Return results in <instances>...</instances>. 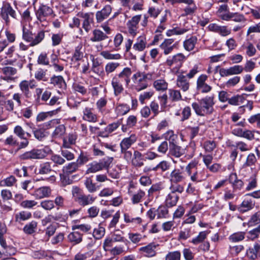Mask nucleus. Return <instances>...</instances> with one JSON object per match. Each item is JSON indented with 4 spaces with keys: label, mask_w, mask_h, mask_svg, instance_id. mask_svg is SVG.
I'll use <instances>...</instances> for the list:
<instances>
[{
    "label": "nucleus",
    "mask_w": 260,
    "mask_h": 260,
    "mask_svg": "<svg viewBox=\"0 0 260 260\" xmlns=\"http://www.w3.org/2000/svg\"><path fill=\"white\" fill-rule=\"evenodd\" d=\"M132 71L125 67L119 73L115 74L111 79V85L115 96L120 94L124 90L123 85L127 87L131 82Z\"/></svg>",
    "instance_id": "nucleus-1"
},
{
    "label": "nucleus",
    "mask_w": 260,
    "mask_h": 260,
    "mask_svg": "<svg viewBox=\"0 0 260 260\" xmlns=\"http://www.w3.org/2000/svg\"><path fill=\"white\" fill-rule=\"evenodd\" d=\"M185 171L190 181L194 184L205 181L210 176L208 171L199 167L198 161H191L186 167Z\"/></svg>",
    "instance_id": "nucleus-2"
},
{
    "label": "nucleus",
    "mask_w": 260,
    "mask_h": 260,
    "mask_svg": "<svg viewBox=\"0 0 260 260\" xmlns=\"http://www.w3.org/2000/svg\"><path fill=\"white\" fill-rule=\"evenodd\" d=\"M215 104L214 96L208 95L201 99L199 102L192 103L191 106L197 115L205 116L213 112Z\"/></svg>",
    "instance_id": "nucleus-3"
},
{
    "label": "nucleus",
    "mask_w": 260,
    "mask_h": 260,
    "mask_svg": "<svg viewBox=\"0 0 260 260\" xmlns=\"http://www.w3.org/2000/svg\"><path fill=\"white\" fill-rule=\"evenodd\" d=\"M52 153V150L48 146L41 148H34L26 151L20 155L21 160L26 159H42L45 158L48 155Z\"/></svg>",
    "instance_id": "nucleus-4"
},
{
    "label": "nucleus",
    "mask_w": 260,
    "mask_h": 260,
    "mask_svg": "<svg viewBox=\"0 0 260 260\" xmlns=\"http://www.w3.org/2000/svg\"><path fill=\"white\" fill-rule=\"evenodd\" d=\"M187 57L182 53H178L173 55L169 56L166 61L165 65L168 67L172 73L177 74Z\"/></svg>",
    "instance_id": "nucleus-5"
},
{
    "label": "nucleus",
    "mask_w": 260,
    "mask_h": 260,
    "mask_svg": "<svg viewBox=\"0 0 260 260\" xmlns=\"http://www.w3.org/2000/svg\"><path fill=\"white\" fill-rule=\"evenodd\" d=\"M29 144L28 139H24L21 142L13 135L8 136L4 141V146L7 147L8 151L12 154H16L19 150L26 148Z\"/></svg>",
    "instance_id": "nucleus-6"
},
{
    "label": "nucleus",
    "mask_w": 260,
    "mask_h": 260,
    "mask_svg": "<svg viewBox=\"0 0 260 260\" xmlns=\"http://www.w3.org/2000/svg\"><path fill=\"white\" fill-rule=\"evenodd\" d=\"M152 79L153 75L151 73L141 72H137L132 77L135 88L138 91L146 89L148 87L147 80Z\"/></svg>",
    "instance_id": "nucleus-7"
},
{
    "label": "nucleus",
    "mask_w": 260,
    "mask_h": 260,
    "mask_svg": "<svg viewBox=\"0 0 260 260\" xmlns=\"http://www.w3.org/2000/svg\"><path fill=\"white\" fill-rule=\"evenodd\" d=\"M169 189L170 192L166 197L165 205L167 207H172L176 205L179 199L177 193H182L184 188L182 185H171Z\"/></svg>",
    "instance_id": "nucleus-8"
},
{
    "label": "nucleus",
    "mask_w": 260,
    "mask_h": 260,
    "mask_svg": "<svg viewBox=\"0 0 260 260\" xmlns=\"http://www.w3.org/2000/svg\"><path fill=\"white\" fill-rule=\"evenodd\" d=\"M113 160L112 157H107L99 161H93L87 165L86 174L95 173L104 169H107Z\"/></svg>",
    "instance_id": "nucleus-9"
},
{
    "label": "nucleus",
    "mask_w": 260,
    "mask_h": 260,
    "mask_svg": "<svg viewBox=\"0 0 260 260\" xmlns=\"http://www.w3.org/2000/svg\"><path fill=\"white\" fill-rule=\"evenodd\" d=\"M22 31L23 39L29 43V46L30 47H34L38 45L45 38V31L43 30L39 31L34 37L32 32L24 26L23 27Z\"/></svg>",
    "instance_id": "nucleus-10"
},
{
    "label": "nucleus",
    "mask_w": 260,
    "mask_h": 260,
    "mask_svg": "<svg viewBox=\"0 0 260 260\" xmlns=\"http://www.w3.org/2000/svg\"><path fill=\"white\" fill-rule=\"evenodd\" d=\"M53 14V9L48 5L43 4H40L38 9L36 11L37 19L40 22L45 21L47 17L51 16Z\"/></svg>",
    "instance_id": "nucleus-11"
},
{
    "label": "nucleus",
    "mask_w": 260,
    "mask_h": 260,
    "mask_svg": "<svg viewBox=\"0 0 260 260\" xmlns=\"http://www.w3.org/2000/svg\"><path fill=\"white\" fill-rule=\"evenodd\" d=\"M84 49L82 44L77 46L71 57V65L73 67L78 68L80 66L79 61L82 60L84 56Z\"/></svg>",
    "instance_id": "nucleus-12"
},
{
    "label": "nucleus",
    "mask_w": 260,
    "mask_h": 260,
    "mask_svg": "<svg viewBox=\"0 0 260 260\" xmlns=\"http://www.w3.org/2000/svg\"><path fill=\"white\" fill-rule=\"evenodd\" d=\"M52 189L50 186H43L35 188L31 196L36 200H41L50 197Z\"/></svg>",
    "instance_id": "nucleus-13"
},
{
    "label": "nucleus",
    "mask_w": 260,
    "mask_h": 260,
    "mask_svg": "<svg viewBox=\"0 0 260 260\" xmlns=\"http://www.w3.org/2000/svg\"><path fill=\"white\" fill-rule=\"evenodd\" d=\"M141 18V15H135L126 23V26L129 34L134 37L136 36L138 32V24Z\"/></svg>",
    "instance_id": "nucleus-14"
},
{
    "label": "nucleus",
    "mask_w": 260,
    "mask_h": 260,
    "mask_svg": "<svg viewBox=\"0 0 260 260\" xmlns=\"http://www.w3.org/2000/svg\"><path fill=\"white\" fill-rule=\"evenodd\" d=\"M19 86L24 96L26 98H29L31 95L29 88L33 89L37 86V85L34 80H23L19 83Z\"/></svg>",
    "instance_id": "nucleus-15"
},
{
    "label": "nucleus",
    "mask_w": 260,
    "mask_h": 260,
    "mask_svg": "<svg viewBox=\"0 0 260 260\" xmlns=\"http://www.w3.org/2000/svg\"><path fill=\"white\" fill-rule=\"evenodd\" d=\"M207 78V76L205 74H202L198 77L197 81V89L198 92L206 93L211 90L212 87L206 83Z\"/></svg>",
    "instance_id": "nucleus-16"
},
{
    "label": "nucleus",
    "mask_w": 260,
    "mask_h": 260,
    "mask_svg": "<svg viewBox=\"0 0 260 260\" xmlns=\"http://www.w3.org/2000/svg\"><path fill=\"white\" fill-rule=\"evenodd\" d=\"M77 16L83 19L82 27L88 32L91 28V24L93 23V13L79 12Z\"/></svg>",
    "instance_id": "nucleus-17"
},
{
    "label": "nucleus",
    "mask_w": 260,
    "mask_h": 260,
    "mask_svg": "<svg viewBox=\"0 0 260 260\" xmlns=\"http://www.w3.org/2000/svg\"><path fill=\"white\" fill-rule=\"evenodd\" d=\"M17 70L12 67H5L2 69V75L1 78L8 82L14 81L17 74Z\"/></svg>",
    "instance_id": "nucleus-18"
},
{
    "label": "nucleus",
    "mask_w": 260,
    "mask_h": 260,
    "mask_svg": "<svg viewBox=\"0 0 260 260\" xmlns=\"http://www.w3.org/2000/svg\"><path fill=\"white\" fill-rule=\"evenodd\" d=\"M185 179L186 177L183 172L178 169H174L170 174L169 180L171 185H180L179 183L185 181Z\"/></svg>",
    "instance_id": "nucleus-19"
},
{
    "label": "nucleus",
    "mask_w": 260,
    "mask_h": 260,
    "mask_svg": "<svg viewBox=\"0 0 260 260\" xmlns=\"http://www.w3.org/2000/svg\"><path fill=\"white\" fill-rule=\"evenodd\" d=\"M158 245V244L151 242L145 246L140 247L139 250L146 257H153L156 254V249Z\"/></svg>",
    "instance_id": "nucleus-20"
},
{
    "label": "nucleus",
    "mask_w": 260,
    "mask_h": 260,
    "mask_svg": "<svg viewBox=\"0 0 260 260\" xmlns=\"http://www.w3.org/2000/svg\"><path fill=\"white\" fill-rule=\"evenodd\" d=\"M121 122L122 119L108 124L104 130L99 132V136L103 138L108 137L110 134L115 131L119 127L121 124Z\"/></svg>",
    "instance_id": "nucleus-21"
},
{
    "label": "nucleus",
    "mask_w": 260,
    "mask_h": 260,
    "mask_svg": "<svg viewBox=\"0 0 260 260\" xmlns=\"http://www.w3.org/2000/svg\"><path fill=\"white\" fill-rule=\"evenodd\" d=\"M82 119L89 122L95 123L98 121V115L94 109L90 107H85L82 111Z\"/></svg>",
    "instance_id": "nucleus-22"
},
{
    "label": "nucleus",
    "mask_w": 260,
    "mask_h": 260,
    "mask_svg": "<svg viewBox=\"0 0 260 260\" xmlns=\"http://www.w3.org/2000/svg\"><path fill=\"white\" fill-rule=\"evenodd\" d=\"M229 180L234 191H239L243 188L244 182L238 178L236 173H231L229 176Z\"/></svg>",
    "instance_id": "nucleus-23"
},
{
    "label": "nucleus",
    "mask_w": 260,
    "mask_h": 260,
    "mask_svg": "<svg viewBox=\"0 0 260 260\" xmlns=\"http://www.w3.org/2000/svg\"><path fill=\"white\" fill-rule=\"evenodd\" d=\"M0 15L8 16L14 19H17V14L11 4L8 2L4 3L1 9Z\"/></svg>",
    "instance_id": "nucleus-24"
},
{
    "label": "nucleus",
    "mask_w": 260,
    "mask_h": 260,
    "mask_svg": "<svg viewBox=\"0 0 260 260\" xmlns=\"http://www.w3.org/2000/svg\"><path fill=\"white\" fill-rule=\"evenodd\" d=\"M173 42V39H166L160 44L159 48L163 51L165 55H168L173 52L175 47Z\"/></svg>",
    "instance_id": "nucleus-25"
},
{
    "label": "nucleus",
    "mask_w": 260,
    "mask_h": 260,
    "mask_svg": "<svg viewBox=\"0 0 260 260\" xmlns=\"http://www.w3.org/2000/svg\"><path fill=\"white\" fill-rule=\"evenodd\" d=\"M137 140V136L135 134H131L128 137L123 138L119 144L120 150H129Z\"/></svg>",
    "instance_id": "nucleus-26"
},
{
    "label": "nucleus",
    "mask_w": 260,
    "mask_h": 260,
    "mask_svg": "<svg viewBox=\"0 0 260 260\" xmlns=\"http://www.w3.org/2000/svg\"><path fill=\"white\" fill-rule=\"evenodd\" d=\"M112 11V8L110 5L105 6L101 10L96 12L95 18L98 23L103 22L107 19Z\"/></svg>",
    "instance_id": "nucleus-27"
},
{
    "label": "nucleus",
    "mask_w": 260,
    "mask_h": 260,
    "mask_svg": "<svg viewBox=\"0 0 260 260\" xmlns=\"http://www.w3.org/2000/svg\"><path fill=\"white\" fill-rule=\"evenodd\" d=\"M77 134L76 132L70 133L67 136L63 139L62 147L64 148H70L71 146L75 144L77 139Z\"/></svg>",
    "instance_id": "nucleus-28"
},
{
    "label": "nucleus",
    "mask_w": 260,
    "mask_h": 260,
    "mask_svg": "<svg viewBox=\"0 0 260 260\" xmlns=\"http://www.w3.org/2000/svg\"><path fill=\"white\" fill-rule=\"evenodd\" d=\"M241 49V50L245 51V55L248 57H252L256 53V49L254 45L248 40L243 42Z\"/></svg>",
    "instance_id": "nucleus-29"
},
{
    "label": "nucleus",
    "mask_w": 260,
    "mask_h": 260,
    "mask_svg": "<svg viewBox=\"0 0 260 260\" xmlns=\"http://www.w3.org/2000/svg\"><path fill=\"white\" fill-rule=\"evenodd\" d=\"M50 83L55 88L61 90L65 89L67 86L66 82L61 76H53L50 79Z\"/></svg>",
    "instance_id": "nucleus-30"
},
{
    "label": "nucleus",
    "mask_w": 260,
    "mask_h": 260,
    "mask_svg": "<svg viewBox=\"0 0 260 260\" xmlns=\"http://www.w3.org/2000/svg\"><path fill=\"white\" fill-rule=\"evenodd\" d=\"M255 206V202L250 198H245L240 204L238 210L241 213H245L252 209Z\"/></svg>",
    "instance_id": "nucleus-31"
},
{
    "label": "nucleus",
    "mask_w": 260,
    "mask_h": 260,
    "mask_svg": "<svg viewBox=\"0 0 260 260\" xmlns=\"http://www.w3.org/2000/svg\"><path fill=\"white\" fill-rule=\"evenodd\" d=\"M147 41L146 37L144 36L137 38L135 43L133 45V49L138 52H142L146 47Z\"/></svg>",
    "instance_id": "nucleus-32"
},
{
    "label": "nucleus",
    "mask_w": 260,
    "mask_h": 260,
    "mask_svg": "<svg viewBox=\"0 0 260 260\" xmlns=\"http://www.w3.org/2000/svg\"><path fill=\"white\" fill-rule=\"evenodd\" d=\"M144 158L143 157V154L138 150L134 152L133 157L131 161L132 164L135 167L140 168L144 166Z\"/></svg>",
    "instance_id": "nucleus-33"
},
{
    "label": "nucleus",
    "mask_w": 260,
    "mask_h": 260,
    "mask_svg": "<svg viewBox=\"0 0 260 260\" xmlns=\"http://www.w3.org/2000/svg\"><path fill=\"white\" fill-rule=\"evenodd\" d=\"M189 28L187 26H176L172 29H168L166 31V35L168 37H171L174 35H182L187 32Z\"/></svg>",
    "instance_id": "nucleus-34"
},
{
    "label": "nucleus",
    "mask_w": 260,
    "mask_h": 260,
    "mask_svg": "<svg viewBox=\"0 0 260 260\" xmlns=\"http://www.w3.org/2000/svg\"><path fill=\"white\" fill-rule=\"evenodd\" d=\"M137 123V118L136 116L129 115L126 120V123L121 125V131L125 133L129 128L134 127Z\"/></svg>",
    "instance_id": "nucleus-35"
},
{
    "label": "nucleus",
    "mask_w": 260,
    "mask_h": 260,
    "mask_svg": "<svg viewBox=\"0 0 260 260\" xmlns=\"http://www.w3.org/2000/svg\"><path fill=\"white\" fill-rule=\"evenodd\" d=\"M210 233L209 231L200 232L197 236L192 238L189 242L194 245H198L205 241Z\"/></svg>",
    "instance_id": "nucleus-36"
},
{
    "label": "nucleus",
    "mask_w": 260,
    "mask_h": 260,
    "mask_svg": "<svg viewBox=\"0 0 260 260\" xmlns=\"http://www.w3.org/2000/svg\"><path fill=\"white\" fill-rule=\"evenodd\" d=\"M177 86L183 91H186L189 88V82L185 76L179 75L177 79Z\"/></svg>",
    "instance_id": "nucleus-37"
},
{
    "label": "nucleus",
    "mask_w": 260,
    "mask_h": 260,
    "mask_svg": "<svg viewBox=\"0 0 260 260\" xmlns=\"http://www.w3.org/2000/svg\"><path fill=\"white\" fill-rule=\"evenodd\" d=\"M108 38V36L99 29H95L92 31L90 41L92 42H101Z\"/></svg>",
    "instance_id": "nucleus-38"
},
{
    "label": "nucleus",
    "mask_w": 260,
    "mask_h": 260,
    "mask_svg": "<svg viewBox=\"0 0 260 260\" xmlns=\"http://www.w3.org/2000/svg\"><path fill=\"white\" fill-rule=\"evenodd\" d=\"M197 41V37L195 36H192L186 39L183 43L184 49L187 51H192L194 48Z\"/></svg>",
    "instance_id": "nucleus-39"
},
{
    "label": "nucleus",
    "mask_w": 260,
    "mask_h": 260,
    "mask_svg": "<svg viewBox=\"0 0 260 260\" xmlns=\"http://www.w3.org/2000/svg\"><path fill=\"white\" fill-rule=\"evenodd\" d=\"M169 153L170 155L179 157L184 153V150L175 143L169 145Z\"/></svg>",
    "instance_id": "nucleus-40"
},
{
    "label": "nucleus",
    "mask_w": 260,
    "mask_h": 260,
    "mask_svg": "<svg viewBox=\"0 0 260 260\" xmlns=\"http://www.w3.org/2000/svg\"><path fill=\"white\" fill-rule=\"evenodd\" d=\"M95 200V198L93 197L92 195H85L82 194L78 197V199L76 201L80 205L85 206L92 204L94 202Z\"/></svg>",
    "instance_id": "nucleus-41"
},
{
    "label": "nucleus",
    "mask_w": 260,
    "mask_h": 260,
    "mask_svg": "<svg viewBox=\"0 0 260 260\" xmlns=\"http://www.w3.org/2000/svg\"><path fill=\"white\" fill-rule=\"evenodd\" d=\"M248 94L243 93L234 95L229 99L228 103L233 106H238L243 104L246 100V97Z\"/></svg>",
    "instance_id": "nucleus-42"
},
{
    "label": "nucleus",
    "mask_w": 260,
    "mask_h": 260,
    "mask_svg": "<svg viewBox=\"0 0 260 260\" xmlns=\"http://www.w3.org/2000/svg\"><path fill=\"white\" fill-rule=\"evenodd\" d=\"M68 239L73 245L78 244L82 241V234L78 232H72L68 235Z\"/></svg>",
    "instance_id": "nucleus-43"
},
{
    "label": "nucleus",
    "mask_w": 260,
    "mask_h": 260,
    "mask_svg": "<svg viewBox=\"0 0 260 260\" xmlns=\"http://www.w3.org/2000/svg\"><path fill=\"white\" fill-rule=\"evenodd\" d=\"M66 128L64 124H57L55 126V129L51 134L54 139L61 138L66 133Z\"/></svg>",
    "instance_id": "nucleus-44"
},
{
    "label": "nucleus",
    "mask_w": 260,
    "mask_h": 260,
    "mask_svg": "<svg viewBox=\"0 0 260 260\" xmlns=\"http://www.w3.org/2000/svg\"><path fill=\"white\" fill-rule=\"evenodd\" d=\"M32 215L30 212L25 210L21 211L15 215V221L20 222L25 221L31 218Z\"/></svg>",
    "instance_id": "nucleus-45"
},
{
    "label": "nucleus",
    "mask_w": 260,
    "mask_h": 260,
    "mask_svg": "<svg viewBox=\"0 0 260 260\" xmlns=\"http://www.w3.org/2000/svg\"><path fill=\"white\" fill-rule=\"evenodd\" d=\"M145 196V192L142 189H139L131 196V200L133 204H137L142 201Z\"/></svg>",
    "instance_id": "nucleus-46"
},
{
    "label": "nucleus",
    "mask_w": 260,
    "mask_h": 260,
    "mask_svg": "<svg viewBox=\"0 0 260 260\" xmlns=\"http://www.w3.org/2000/svg\"><path fill=\"white\" fill-rule=\"evenodd\" d=\"M153 85L156 90L162 92L167 90L168 86V83L165 80L162 79L155 80Z\"/></svg>",
    "instance_id": "nucleus-47"
},
{
    "label": "nucleus",
    "mask_w": 260,
    "mask_h": 260,
    "mask_svg": "<svg viewBox=\"0 0 260 260\" xmlns=\"http://www.w3.org/2000/svg\"><path fill=\"white\" fill-rule=\"evenodd\" d=\"M60 111V108L59 107L58 108H57L55 110H52L51 111H49L47 112H40L38 114V115L36 117V121H37V122L43 121L47 118V117L49 115L52 116L53 115H55Z\"/></svg>",
    "instance_id": "nucleus-48"
},
{
    "label": "nucleus",
    "mask_w": 260,
    "mask_h": 260,
    "mask_svg": "<svg viewBox=\"0 0 260 260\" xmlns=\"http://www.w3.org/2000/svg\"><path fill=\"white\" fill-rule=\"evenodd\" d=\"M164 138L169 141V145L177 143L178 140L177 135L174 134L173 130H169L163 134Z\"/></svg>",
    "instance_id": "nucleus-49"
},
{
    "label": "nucleus",
    "mask_w": 260,
    "mask_h": 260,
    "mask_svg": "<svg viewBox=\"0 0 260 260\" xmlns=\"http://www.w3.org/2000/svg\"><path fill=\"white\" fill-rule=\"evenodd\" d=\"M194 234V230L192 227L185 228L179 232V239L185 240L193 235Z\"/></svg>",
    "instance_id": "nucleus-50"
},
{
    "label": "nucleus",
    "mask_w": 260,
    "mask_h": 260,
    "mask_svg": "<svg viewBox=\"0 0 260 260\" xmlns=\"http://www.w3.org/2000/svg\"><path fill=\"white\" fill-rule=\"evenodd\" d=\"M38 223L35 220L26 224L23 228V232L28 235L34 233L37 230Z\"/></svg>",
    "instance_id": "nucleus-51"
},
{
    "label": "nucleus",
    "mask_w": 260,
    "mask_h": 260,
    "mask_svg": "<svg viewBox=\"0 0 260 260\" xmlns=\"http://www.w3.org/2000/svg\"><path fill=\"white\" fill-rule=\"evenodd\" d=\"M260 250V245L255 243L253 247L249 248L246 252L247 256L252 260L257 258V253Z\"/></svg>",
    "instance_id": "nucleus-52"
},
{
    "label": "nucleus",
    "mask_w": 260,
    "mask_h": 260,
    "mask_svg": "<svg viewBox=\"0 0 260 260\" xmlns=\"http://www.w3.org/2000/svg\"><path fill=\"white\" fill-rule=\"evenodd\" d=\"M79 165L77 162L69 163L67 165L63 166L62 168L63 173L69 175L75 172L78 168Z\"/></svg>",
    "instance_id": "nucleus-53"
},
{
    "label": "nucleus",
    "mask_w": 260,
    "mask_h": 260,
    "mask_svg": "<svg viewBox=\"0 0 260 260\" xmlns=\"http://www.w3.org/2000/svg\"><path fill=\"white\" fill-rule=\"evenodd\" d=\"M100 55L105 59L107 60H119L122 58L121 55L120 54H113L109 51L107 50L102 51L100 53Z\"/></svg>",
    "instance_id": "nucleus-54"
},
{
    "label": "nucleus",
    "mask_w": 260,
    "mask_h": 260,
    "mask_svg": "<svg viewBox=\"0 0 260 260\" xmlns=\"http://www.w3.org/2000/svg\"><path fill=\"white\" fill-rule=\"evenodd\" d=\"M247 224L249 226L260 225V211H257L252 214L249 219Z\"/></svg>",
    "instance_id": "nucleus-55"
},
{
    "label": "nucleus",
    "mask_w": 260,
    "mask_h": 260,
    "mask_svg": "<svg viewBox=\"0 0 260 260\" xmlns=\"http://www.w3.org/2000/svg\"><path fill=\"white\" fill-rule=\"evenodd\" d=\"M56 229V226L54 224H50L45 229V236L44 237L45 241H48L50 237L54 235Z\"/></svg>",
    "instance_id": "nucleus-56"
},
{
    "label": "nucleus",
    "mask_w": 260,
    "mask_h": 260,
    "mask_svg": "<svg viewBox=\"0 0 260 260\" xmlns=\"http://www.w3.org/2000/svg\"><path fill=\"white\" fill-rule=\"evenodd\" d=\"M52 171L51 163L45 162L40 165L38 173L41 175L48 174Z\"/></svg>",
    "instance_id": "nucleus-57"
},
{
    "label": "nucleus",
    "mask_w": 260,
    "mask_h": 260,
    "mask_svg": "<svg viewBox=\"0 0 260 260\" xmlns=\"http://www.w3.org/2000/svg\"><path fill=\"white\" fill-rule=\"evenodd\" d=\"M129 110V106L127 104H123L116 106L115 109V112L118 116L124 115L126 114Z\"/></svg>",
    "instance_id": "nucleus-58"
},
{
    "label": "nucleus",
    "mask_w": 260,
    "mask_h": 260,
    "mask_svg": "<svg viewBox=\"0 0 260 260\" xmlns=\"http://www.w3.org/2000/svg\"><path fill=\"white\" fill-rule=\"evenodd\" d=\"M260 234V225L247 232L246 238L248 240L253 241L257 238Z\"/></svg>",
    "instance_id": "nucleus-59"
},
{
    "label": "nucleus",
    "mask_w": 260,
    "mask_h": 260,
    "mask_svg": "<svg viewBox=\"0 0 260 260\" xmlns=\"http://www.w3.org/2000/svg\"><path fill=\"white\" fill-rule=\"evenodd\" d=\"M247 121L249 123L252 124L256 128H260V113H257L251 115L248 119Z\"/></svg>",
    "instance_id": "nucleus-60"
},
{
    "label": "nucleus",
    "mask_w": 260,
    "mask_h": 260,
    "mask_svg": "<svg viewBox=\"0 0 260 260\" xmlns=\"http://www.w3.org/2000/svg\"><path fill=\"white\" fill-rule=\"evenodd\" d=\"M16 179L12 175H11L1 181L2 186L11 187L15 185L16 182Z\"/></svg>",
    "instance_id": "nucleus-61"
},
{
    "label": "nucleus",
    "mask_w": 260,
    "mask_h": 260,
    "mask_svg": "<svg viewBox=\"0 0 260 260\" xmlns=\"http://www.w3.org/2000/svg\"><path fill=\"white\" fill-rule=\"evenodd\" d=\"M120 66V63L117 62H109L105 67V72L107 75L114 72Z\"/></svg>",
    "instance_id": "nucleus-62"
},
{
    "label": "nucleus",
    "mask_w": 260,
    "mask_h": 260,
    "mask_svg": "<svg viewBox=\"0 0 260 260\" xmlns=\"http://www.w3.org/2000/svg\"><path fill=\"white\" fill-rule=\"evenodd\" d=\"M128 238L131 242L134 244H137L140 242L142 240L144 239L146 236L142 235L139 233H129L128 234Z\"/></svg>",
    "instance_id": "nucleus-63"
},
{
    "label": "nucleus",
    "mask_w": 260,
    "mask_h": 260,
    "mask_svg": "<svg viewBox=\"0 0 260 260\" xmlns=\"http://www.w3.org/2000/svg\"><path fill=\"white\" fill-rule=\"evenodd\" d=\"M64 239V234L62 232L58 233L51 238V243L53 245H60L63 241Z\"/></svg>",
    "instance_id": "nucleus-64"
}]
</instances>
